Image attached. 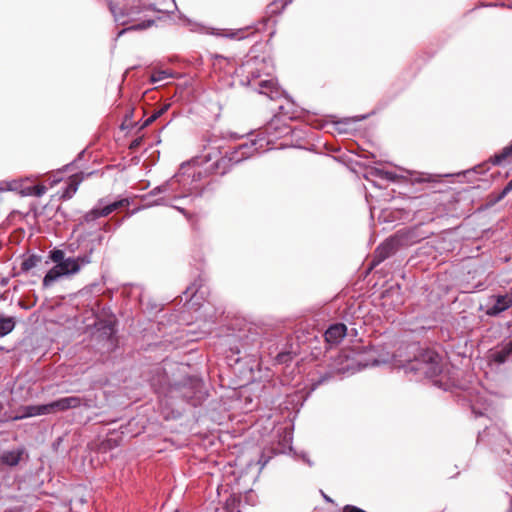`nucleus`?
<instances>
[{
  "mask_svg": "<svg viewBox=\"0 0 512 512\" xmlns=\"http://www.w3.org/2000/svg\"><path fill=\"white\" fill-rule=\"evenodd\" d=\"M130 204V200L128 198H123L118 201H114L113 203H110L109 206L111 207V210L114 212L118 209L128 207Z\"/></svg>",
  "mask_w": 512,
  "mask_h": 512,
  "instance_id": "4be33fe9",
  "label": "nucleus"
},
{
  "mask_svg": "<svg viewBox=\"0 0 512 512\" xmlns=\"http://www.w3.org/2000/svg\"><path fill=\"white\" fill-rule=\"evenodd\" d=\"M94 252V245L87 246L86 253L77 257L66 258L62 263L56 264L45 275L43 286L49 287L62 276L77 274L81 268L92 262L91 255Z\"/></svg>",
  "mask_w": 512,
  "mask_h": 512,
  "instance_id": "f257e3e1",
  "label": "nucleus"
},
{
  "mask_svg": "<svg viewBox=\"0 0 512 512\" xmlns=\"http://www.w3.org/2000/svg\"><path fill=\"white\" fill-rule=\"evenodd\" d=\"M152 81H153V82L157 81L156 73L152 75Z\"/></svg>",
  "mask_w": 512,
  "mask_h": 512,
  "instance_id": "79ce46f5",
  "label": "nucleus"
},
{
  "mask_svg": "<svg viewBox=\"0 0 512 512\" xmlns=\"http://www.w3.org/2000/svg\"><path fill=\"white\" fill-rule=\"evenodd\" d=\"M275 83L272 80H264L259 83V93L273 98L271 95L274 92Z\"/></svg>",
  "mask_w": 512,
  "mask_h": 512,
  "instance_id": "a211bd4d",
  "label": "nucleus"
},
{
  "mask_svg": "<svg viewBox=\"0 0 512 512\" xmlns=\"http://www.w3.org/2000/svg\"><path fill=\"white\" fill-rule=\"evenodd\" d=\"M47 191V188L44 185H36L29 188V194L34 195L36 197L43 196Z\"/></svg>",
  "mask_w": 512,
  "mask_h": 512,
  "instance_id": "393cba45",
  "label": "nucleus"
},
{
  "mask_svg": "<svg viewBox=\"0 0 512 512\" xmlns=\"http://www.w3.org/2000/svg\"><path fill=\"white\" fill-rule=\"evenodd\" d=\"M118 445H119V441L117 439L109 437L102 442L101 449L111 450V449L117 447Z\"/></svg>",
  "mask_w": 512,
  "mask_h": 512,
  "instance_id": "b1692460",
  "label": "nucleus"
},
{
  "mask_svg": "<svg viewBox=\"0 0 512 512\" xmlns=\"http://www.w3.org/2000/svg\"><path fill=\"white\" fill-rule=\"evenodd\" d=\"M345 357L354 359L357 363V369L376 366L385 362V360L378 359L377 351L372 347H356L351 351V355L348 354Z\"/></svg>",
  "mask_w": 512,
  "mask_h": 512,
  "instance_id": "0eeeda50",
  "label": "nucleus"
},
{
  "mask_svg": "<svg viewBox=\"0 0 512 512\" xmlns=\"http://www.w3.org/2000/svg\"><path fill=\"white\" fill-rule=\"evenodd\" d=\"M285 356H286L285 354H279V355H278V358H279L281 361H283V358H284Z\"/></svg>",
  "mask_w": 512,
  "mask_h": 512,
  "instance_id": "a19ab883",
  "label": "nucleus"
},
{
  "mask_svg": "<svg viewBox=\"0 0 512 512\" xmlns=\"http://www.w3.org/2000/svg\"><path fill=\"white\" fill-rule=\"evenodd\" d=\"M512 306V294L492 295L485 304V313L488 316H498Z\"/></svg>",
  "mask_w": 512,
  "mask_h": 512,
  "instance_id": "6e6552de",
  "label": "nucleus"
},
{
  "mask_svg": "<svg viewBox=\"0 0 512 512\" xmlns=\"http://www.w3.org/2000/svg\"><path fill=\"white\" fill-rule=\"evenodd\" d=\"M167 108H168V106H166V105H162V109H161L162 114L165 112V110H166Z\"/></svg>",
  "mask_w": 512,
  "mask_h": 512,
  "instance_id": "58836bf2",
  "label": "nucleus"
},
{
  "mask_svg": "<svg viewBox=\"0 0 512 512\" xmlns=\"http://www.w3.org/2000/svg\"><path fill=\"white\" fill-rule=\"evenodd\" d=\"M171 206L178 209L180 212H182L188 218V220L191 221V223L194 225L193 216L191 214H188L184 209H182L178 206H174V205H171Z\"/></svg>",
  "mask_w": 512,
  "mask_h": 512,
  "instance_id": "72a5a7b5",
  "label": "nucleus"
},
{
  "mask_svg": "<svg viewBox=\"0 0 512 512\" xmlns=\"http://www.w3.org/2000/svg\"><path fill=\"white\" fill-rule=\"evenodd\" d=\"M78 396H67L48 403L50 414L78 408Z\"/></svg>",
  "mask_w": 512,
  "mask_h": 512,
  "instance_id": "1a4fd4ad",
  "label": "nucleus"
},
{
  "mask_svg": "<svg viewBox=\"0 0 512 512\" xmlns=\"http://www.w3.org/2000/svg\"><path fill=\"white\" fill-rule=\"evenodd\" d=\"M153 23H154V21L148 20L147 22H143V23L137 25V28L145 29L147 27H150Z\"/></svg>",
  "mask_w": 512,
  "mask_h": 512,
  "instance_id": "f704fd0d",
  "label": "nucleus"
},
{
  "mask_svg": "<svg viewBox=\"0 0 512 512\" xmlns=\"http://www.w3.org/2000/svg\"><path fill=\"white\" fill-rule=\"evenodd\" d=\"M256 142L252 141L249 145L244 143L236 147L230 152H226L225 156L214 163V167L220 174H225L232 165L251 157L258 148L255 147Z\"/></svg>",
  "mask_w": 512,
  "mask_h": 512,
  "instance_id": "39448f33",
  "label": "nucleus"
},
{
  "mask_svg": "<svg viewBox=\"0 0 512 512\" xmlns=\"http://www.w3.org/2000/svg\"><path fill=\"white\" fill-rule=\"evenodd\" d=\"M413 183H431L434 182V178L431 175L419 174L413 178Z\"/></svg>",
  "mask_w": 512,
  "mask_h": 512,
  "instance_id": "cd10ccee",
  "label": "nucleus"
},
{
  "mask_svg": "<svg viewBox=\"0 0 512 512\" xmlns=\"http://www.w3.org/2000/svg\"><path fill=\"white\" fill-rule=\"evenodd\" d=\"M108 227H109L108 223H105L104 229L106 230V229H108Z\"/></svg>",
  "mask_w": 512,
  "mask_h": 512,
  "instance_id": "37998d69",
  "label": "nucleus"
},
{
  "mask_svg": "<svg viewBox=\"0 0 512 512\" xmlns=\"http://www.w3.org/2000/svg\"><path fill=\"white\" fill-rule=\"evenodd\" d=\"M347 327L343 323L331 325L325 332V340L332 345H336L345 337Z\"/></svg>",
  "mask_w": 512,
  "mask_h": 512,
  "instance_id": "f8f14e48",
  "label": "nucleus"
},
{
  "mask_svg": "<svg viewBox=\"0 0 512 512\" xmlns=\"http://www.w3.org/2000/svg\"><path fill=\"white\" fill-rule=\"evenodd\" d=\"M202 380L196 376H189L184 379L183 382L175 383L174 387L176 390L182 392L184 397H191L190 392L185 390L189 389L193 393L199 392L202 388Z\"/></svg>",
  "mask_w": 512,
  "mask_h": 512,
  "instance_id": "9d476101",
  "label": "nucleus"
},
{
  "mask_svg": "<svg viewBox=\"0 0 512 512\" xmlns=\"http://www.w3.org/2000/svg\"><path fill=\"white\" fill-rule=\"evenodd\" d=\"M199 287L196 283L192 284L188 287L183 295L185 297L184 309L176 315L177 322L180 326L175 332V340L182 342L194 341L197 338L194 337L195 333L193 330L188 327L191 325L192 320L189 316V311L194 308L197 303V293L199 292Z\"/></svg>",
  "mask_w": 512,
  "mask_h": 512,
  "instance_id": "f03ea898",
  "label": "nucleus"
},
{
  "mask_svg": "<svg viewBox=\"0 0 512 512\" xmlns=\"http://www.w3.org/2000/svg\"><path fill=\"white\" fill-rule=\"evenodd\" d=\"M405 372H413L424 377L433 378L442 371L441 357L433 350H423L407 360L403 365Z\"/></svg>",
  "mask_w": 512,
  "mask_h": 512,
  "instance_id": "7ed1b4c3",
  "label": "nucleus"
},
{
  "mask_svg": "<svg viewBox=\"0 0 512 512\" xmlns=\"http://www.w3.org/2000/svg\"><path fill=\"white\" fill-rule=\"evenodd\" d=\"M16 321L14 317L0 314V337H4L13 331Z\"/></svg>",
  "mask_w": 512,
  "mask_h": 512,
  "instance_id": "2eb2a0df",
  "label": "nucleus"
},
{
  "mask_svg": "<svg viewBox=\"0 0 512 512\" xmlns=\"http://www.w3.org/2000/svg\"><path fill=\"white\" fill-rule=\"evenodd\" d=\"M198 164V159H193L191 162L182 164L179 172L174 175L168 185L173 187L175 183H178L185 192L197 190L199 188L198 183L206 175V171L200 169Z\"/></svg>",
  "mask_w": 512,
  "mask_h": 512,
  "instance_id": "20e7f679",
  "label": "nucleus"
},
{
  "mask_svg": "<svg viewBox=\"0 0 512 512\" xmlns=\"http://www.w3.org/2000/svg\"><path fill=\"white\" fill-rule=\"evenodd\" d=\"M159 116H160V110L159 109L155 110L153 112V114L147 120H145L142 127L147 126L151 121L157 119Z\"/></svg>",
  "mask_w": 512,
  "mask_h": 512,
  "instance_id": "2f4dec72",
  "label": "nucleus"
},
{
  "mask_svg": "<svg viewBox=\"0 0 512 512\" xmlns=\"http://www.w3.org/2000/svg\"><path fill=\"white\" fill-rule=\"evenodd\" d=\"M109 7H110L111 12H112L116 17H117L118 15H120V16H132V15H134V14L136 13V12H134V11H128V12H122V11H121V12H119V13H118V12L116 11V7H115L112 3H110Z\"/></svg>",
  "mask_w": 512,
  "mask_h": 512,
  "instance_id": "c756f323",
  "label": "nucleus"
},
{
  "mask_svg": "<svg viewBox=\"0 0 512 512\" xmlns=\"http://www.w3.org/2000/svg\"><path fill=\"white\" fill-rule=\"evenodd\" d=\"M512 191V180L503 188V190L495 197L494 203L501 201L508 193Z\"/></svg>",
  "mask_w": 512,
  "mask_h": 512,
  "instance_id": "bb28decb",
  "label": "nucleus"
},
{
  "mask_svg": "<svg viewBox=\"0 0 512 512\" xmlns=\"http://www.w3.org/2000/svg\"><path fill=\"white\" fill-rule=\"evenodd\" d=\"M98 213H99L98 207L93 208L92 210L88 211L83 216V222L89 223V222H92V221L100 218V215H98Z\"/></svg>",
  "mask_w": 512,
  "mask_h": 512,
  "instance_id": "5701e85b",
  "label": "nucleus"
},
{
  "mask_svg": "<svg viewBox=\"0 0 512 512\" xmlns=\"http://www.w3.org/2000/svg\"><path fill=\"white\" fill-rule=\"evenodd\" d=\"M70 251L74 252V249L72 248V244L70 245Z\"/></svg>",
  "mask_w": 512,
  "mask_h": 512,
  "instance_id": "a18cd8bd",
  "label": "nucleus"
},
{
  "mask_svg": "<svg viewBox=\"0 0 512 512\" xmlns=\"http://www.w3.org/2000/svg\"><path fill=\"white\" fill-rule=\"evenodd\" d=\"M404 235L400 232L386 239L381 245H379L373 255L372 266H376L395 254L399 247L403 244Z\"/></svg>",
  "mask_w": 512,
  "mask_h": 512,
  "instance_id": "423d86ee",
  "label": "nucleus"
},
{
  "mask_svg": "<svg viewBox=\"0 0 512 512\" xmlns=\"http://www.w3.org/2000/svg\"><path fill=\"white\" fill-rule=\"evenodd\" d=\"M145 203L143 204V207H148V206H152V205H158V199H155L153 201H149L148 199H144Z\"/></svg>",
  "mask_w": 512,
  "mask_h": 512,
  "instance_id": "c9c22d12",
  "label": "nucleus"
},
{
  "mask_svg": "<svg viewBox=\"0 0 512 512\" xmlns=\"http://www.w3.org/2000/svg\"><path fill=\"white\" fill-rule=\"evenodd\" d=\"M78 407L83 406L86 409H92L98 407L97 396L95 394H88L83 397L78 396Z\"/></svg>",
  "mask_w": 512,
  "mask_h": 512,
  "instance_id": "dca6fc26",
  "label": "nucleus"
},
{
  "mask_svg": "<svg viewBox=\"0 0 512 512\" xmlns=\"http://www.w3.org/2000/svg\"><path fill=\"white\" fill-rule=\"evenodd\" d=\"M19 419H21V417H14L4 411V405L2 402H0V423H6L8 421H15Z\"/></svg>",
  "mask_w": 512,
  "mask_h": 512,
  "instance_id": "aec40b11",
  "label": "nucleus"
},
{
  "mask_svg": "<svg viewBox=\"0 0 512 512\" xmlns=\"http://www.w3.org/2000/svg\"><path fill=\"white\" fill-rule=\"evenodd\" d=\"M25 454L24 448H18L16 450H5L0 452V465L15 467L22 460Z\"/></svg>",
  "mask_w": 512,
  "mask_h": 512,
  "instance_id": "9b49d317",
  "label": "nucleus"
},
{
  "mask_svg": "<svg viewBox=\"0 0 512 512\" xmlns=\"http://www.w3.org/2000/svg\"><path fill=\"white\" fill-rule=\"evenodd\" d=\"M161 75H162V82L165 81L166 79L174 77V74L172 72H170L168 70H163V69H162Z\"/></svg>",
  "mask_w": 512,
  "mask_h": 512,
  "instance_id": "473e14b6",
  "label": "nucleus"
},
{
  "mask_svg": "<svg viewBox=\"0 0 512 512\" xmlns=\"http://www.w3.org/2000/svg\"><path fill=\"white\" fill-rule=\"evenodd\" d=\"M98 210H99L98 215H100V217H106L113 212L111 210V207L109 206V204L106 206H103V207H98Z\"/></svg>",
  "mask_w": 512,
  "mask_h": 512,
  "instance_id": "7c9ffc66",
  "label": "nucleus"
},
{
  "mask_svg": "<svg viewBox=\"0 0 512 512\" xmlns=\"http://www.w3.org/2000/svg\"><path fill=\"white\" fill-rule=\"evenodd\" d=\"M135 113V109H133L129 114L125 115V118L121 124L122 129H131L134 127L136 122L132 119L133 114Z\"/></svg>",
  "mask_w": 512,
  "mask_h": 512,
  "instance_id": "412c9836",
  "label": "nucleus"
},
{
  "mask_svg": "<svg viewBox=\"0 0 512 512\" xmlns=\"http://www.w3.org/2000/svg\"><path fill=\"white\" fill-rule=\"evenodd\" d=\"M38 258L36 256H31L22 263V270L28 271L37 265Z\"/></svg>",
  "mask_w": 512,
  "mask_h": 512,
  "instance_id": "a878e982",
  "label": "nucleus"
},
{
  "mask_svg": "<svg viewBox=\"0 0 512 512\" xmlns=\"http://www.w3.org/2000/svg\"><path fill=\"white\" fill-rule=\"evenodd\" d=\"M512 356V340L503 344L499 350L491 354L492 360L497 364H504Z\"/></svg>",
  "mask_w": 512,
  "mask_h": 512,
  "instance_id": "ddd939ff",
  "label": "nucleus"
},
{
  "mask_svg": "<svg viewBox=\"0 0 512 512\" xmlns=\"http://www.w3.org/2000/svg\"><path fill=\"white\" fill-rule=\"evenodd\" d=\"M507 512H512V497H511V500H510V507H509V509L507 510Z\"/></svg>",
  "mask_w": 512,
  "mask_h": 512,
  "instance_id": "ea45409f",
  "label": "nucleus"
},
{
  "mask_svg": "<svg viewBox=\"0 0 512 512\" xmlns=\"http://www.w3.org/2000/svg\"><path fill=\"white\" fill-rule=\"evenodd\" d=\"M64 256V251L60 249H54L50 252V259L56 264L62 263L66 259Z\"/></svg>",
  "mask_w": 512,
  "mask_h": 512,
  "instance_id": "6ab92c4d",
  "label": "nucleus"
},
{
  "mask_svg": "<svg viewBox=\"0 0 512 512\" xmlns=\"http://www.w3.org/2000/svg\"><path fill=\"white\" fill-rule=\"evenodd\" d=\"M79 183H80V181L76 177H73L71 179V181L69 182V184L67 185L64 192L62 193L61 198L63 200L71 199L73 197V195L76 193Z\"/></svg>",
  "mask_w": 512,
  "mask_h": 512,
  "instance_id": "f3484780",
  "label": "nucleus"
},
{
  "mask_svg": "<svg viewBox=\"0 0 512 512\" xmlns=\"http://www.w3.org/2000/svg\"><path fill=\"white\" fill-rule=\"evenodd\" d=\"M161 192H162V193L166 192V188H164V187L162 186Z\"/></svg>",
  "mask_w": 512,
  "mask_h": 512,
  "instance_id": "c03bdc74",
  "label": "nucleus"
},
{
  "mask_svg": "<svg viewBox=\"0 0 512 512\" xmlns=\"http://www.w3.org/2000/svg\"><path fill=\"white\" fill-rule=\"evenodd\" d=\"M168 335H169V333H166V334H165V336H164V337H165V339H164V341H162V345H163V344H166V343L173 344V340H172V339H170V338H168Z\"/></svg>",
  "mask_w": 512,
  "mask_h": 512,
  "instance_id": "e433bc0d",
  "label": "nucleus"
},
{
  "mask_svg": "<svg viewBox=\"0 0 512 512\" xmlns=\"http://www.w3.org/2000/svg\"><path fill=\"white\" fill-rule=\"evenodd\" d=\"M24 413L22 415H16L15 417H34L39 415H47L50 414L48 404L42 405H29L23 408Z\"/></svg>",
  "mask_w": 512,
  "mask_h": 512,
  "instance_id": "4468645a",
  "label": "nucleus"
},
{
  "mask_svg": "<svg viewBox=\"0 0 512 512\" xmlns=\"http://www.w3.org/2000/svg\"><path fill=\"white\" fill-rule=\"evenodd\" d=\"M162 205H170L166 198H162Z\"/></svg>",
  "mask_w": 512,
  "mask_h": 512,
  "instance_id": "4c0bfd02",
  "label": "nucleus"
},
{
  "mask_svg": "<svg viewBox=\"0 0 512 512\" xmlns=\"http://www.w3.org/2000/svg\"><path fill=\"white\" fill-rule=\"evenodd\" d=\"M331 378V374L329 373H326L324 374L323 376H321L318 380H316L315 382H313L312 384V388L315 389L317 388L318 386H320L321 384L327 382L329 379Z\"/></svg>",
  "mask_w": 512,
  "mask_h": 512,
  "instance_id": "c85d7f7f",
  "label": "nucleus"
}]
</instances>
